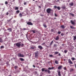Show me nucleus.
Returning <instances> with one entry per match:
<instances>
[{
    "instance_id": "1",
    "label": "nucleus",
    "mask_w": 76,
    "mask_h": 76,
    "mask_svg": "<svg viewBox=\"0 0 76 76\" xmlns=\"http://www.w3.org/2000/svg\"><path fill=\"white\" fill-rule=\"evenodd\" d=\"M14 45L15 46H16V47H17L18 48L20 47V45H21L20 43H15Z\"/></svg>"
},
{
    "instance_id": "2",
    "label": "nucleus",
    "mask_w": 76,
    "mask_h": 76,
    "mask_svg": "<svg viewBox=\"0 0 76 76\" xmlns=\"http://www.w3.org/2000/svg\"><path fill=\"white\" fill-rule=\"evenodd\" d=\"M18 56L19 57H25L23 54H22L20 53H19L18 54Z\"/></svg>"
},
{
    "instance_id": "3",
    "label": "nucleus",
    "mask_w": 76,
    "mask_h": 76,
    "mask_svg": "<svg viewBox=\"0 0 76 76\" xmlns=\"http://www.w3.org/2000/svg\"><path fill=\"white\" fill-rule=\"evenodd\" d=\"M51 10H51V9L48 8L47 10L46 11H47V13H50V12H51Z\"/></svg>"
},
{
    "instance_id": "4",
    "label": "nucleus",
    "mask_w": 76,
    "mask_h": 76,
    "mask_svg": "<svg viewBox=\"0 0 76 76\" xmlns=\"http://www.w3.org/2000/svg\"><path fill=\"white\" fill-rule=\"evenodd\" d=\"M27 25H33V24L31 22H28L27 23Z\"/></svg>"
},
{
    "instance_id": "5",
    "label": "nucleus",
    "mask_w": 76,
    "mask_h": 76,
    "mask_svg": "<svg viewBox=\"0 0 76 76\" xmlns=\"http://www.w3.org/2000/svg\"><path fill=\"white\" fill-rule=\"evenodd\" d=\"M45 72H47L48 73H49V74H50V73H51V71H50V70H48V69H45Z\"/></svg>"
},
{
    "instance_id": "6",
    "label": "nucleus",
    "mask_w": 76,
    "mask_h": 76,
    "mask_svg": "<svg viewBox=\"0 0 76 76\" xmlns=\"http://www.w3.org/2000/svg\"><path fill=\"white\" fill-rule=\"evenodd\" d=\"M68 61L69 63L70 64H73V62L70 59H69L68 60Z\"/></svg>"
},
{
    "instance_id": "7",
    "label": "nucleus",
    "mask_w": 76,
    "mask_h": 76,
    "mask_svg": "<svg viewBox=\"0 0 76 76\" xmlns=\"http://www.w3.org/2000/svg\"><path fill=\"white\" fill-rule=\"evenodd\" d=\"M35 57L36 58H37L38 56V53L36 52L35 53Z\"/></svg>"
},
{
    "instance_id": "8",
    "label": "nucleus",
    "mask_w": 76,
    "mask_h": 76,
    "mask_svg": "<svg viewBox=\"0 0 76 76\" xmlns=\"http://www.w3.org/2000/svg\"><path fill=\"white\" fill-rule=\"evenodd\" d=\"M38 48L39 49H40V50H42L43 49V48L41 46H38Z\"/></svg>"
},
{
    "instance_id": "9",
    "label": "nucleus",
    "mask_w": 76,
    "mask_h": 76,
    "mask_svg": "<svg viewBox=\"0 0 76 76\" xmlns=\"http://www.w3.org/2000/svg\"><path fill=\"white\" fill-rule=\"evenodd\" d=\"M7 30L9 31V32H12V28H9L7 29Z\"/></svg>"
},
{
    "instance_id": "10",
    "label": "nucleus",
    "mask_w": 76,
    "mask_h": 76,
    "mask_svg": "<svg viewBox=\"0 0 76 76\" xmlns=\"http://www.w3.org/2000/svg\"><path fill=\"white\" fill-rule=\"evenodd\" d=\"M62 65H61V66H59L58 67V69L59 70H61V68H62Z\"/></svg>"
},
{
    "instance_id": "11",
    "label": "nucleus",
    "mask_w": 76,
    "mask_h": 76,
    "mask_svg": "<svg viewBox=\"0 0 76 76\" xmlns=\"http://www.w3.org/2000/svg\"><path fill=\"white\" fill-rule=\"evenodd\" d=\"M54 69V67H49L48 68V69L49 70H53V69Z\"/></svg>"
},
{
    "instance_id": "12",
    "label": "nucleus",
    "mask_w": 76,
    "mask_h": 76,
    "mask_svg": "<svg viewBox=\"0 0 76 76\" xmlns=\"http://www.w3.org/2000/svg\"><path fill=\"white\" fill-rule=\"evenodd\" d=\"M71 23H72V25H75V22L74 21H73V20H71Z\"/></svg>"
},
{
    "instance_id": "13",
    "label": "nucleus",
    "mask_w": 76,
    "mask_h": 76,
    "mask_svg": "<svg viewBox=\"0 0 76 76\" xmlns=\"http://www.w3.org/2000/svg\"><path fill=\"white\" fill-rule=\"evenodd\" d=\"M73 4H74V3L73 2H71L69 4V5L71 6H73Z\"/></svg>"
},
{
    "instance_id": "14",
    "label": "nucleus",
    "mask_w": 76,
    "mask_h": 76,
    "mask_svg": "<svg viewBox=\"0 0 76 76\" xmlns=\"http://www.w3.org/2000/svg\"><path fill=\"white\" fill-rule=\"evenodd\" d=\"M59 39V37L58 36H57L56 37V38L55 39V40L57 41V40H58Z\"/></svg>"
},
{
    "instance_id": "15",
    "label": "nucleus",
    "mask_w": 76,
    "mask_h": 76,
    "mask_svg": "<svg viewBox=\"0 0 76 76\" xmlns=\"http://www.w3.org/2000/svg\"><path fill=\"white\" fill-rule=\"evenodd\" d=\"M60 71H58V75L59 76H61V73H60Z\"/></svg>"
},
{
    "instance_id": "16",
    "label": "nucleus",
    "mask_w": 76,
    "mask_h": 76,
    "mask_svg": "<svg viewBox=\"0 0 76 76\" xmlns=\"http://www.w3.org/2000/svg\"><path fill=\"white\" fill-rule=\"evenodd\" d=\"M19 16H20V18H22V16H23V15H22V13H20L19 14Z\"/></svg>"
},
{
    "instance_id": "17",
    "label": "nucleus",
    "mask_w": 76,
    "mask_h": 76,
    "mask_svg": "<svg viewBox=\"0 0 76 76\" xmlns=\"http://www.w3.org/2000/svg\"><path fill=\"white\" fill-rule=\"evenodd\" d=\"M61 28L62 29H64L65 28V27H64V25H62L61 26Z\"/></svg>"
},
{
    "instance_id": "18",
    "label": "nucleus",
    "mask_w": 76,
    "mask_h": 76,
    "mask_svg": "<svg viewBox=\"0 0 76 76\" xmlns=\"http://www.w3.org/2000/svg\"><path fill=\"white\" fill-rule=\"evenodd\" d=\"M20 61H25V60H24L23 58H20Z\"/></svg>"
},
{
    "instance_id": "19",
    "label": "nucleus",
    "mask_w": 76,
    "mask_h": 76,
    "mask_svg": "<svg viewBox=\"0 0 76 76\" xmlns=\"http://www.w3.org/2000/svg\"><path fill=\"white\" fill-rule=\"evenodd\" d=\"M70 28H71V29H75V27H73L72 26H70Z\"/></svg>"
},
{
    "instance_id": "20",
    "label": "nucleus",
    "mask_w": 76,
    "mask_h": 76,
    "mask_svg": "<svg viewBox=\"0 0 76 76\" xmlns=\"http://www.w3.org/2000/svg\"><path fill=\"white\" fill-rule=\"evenodd\" d=\"M35 48V47H34V46H32L30 48V49L31 50H33V49H34Z\"/></svg>"
},
{
    "instance_id": "21",
    "label": "nucleus",
    "mask_w": 76,
    "mask_h": 76,
    "mask_svg": "<svg viewBox=\"0 0 76 76\" xmlns=\"http://www.w3.org/2000/svg\"><path fill=\"white\" fill-rule=\"evenodd\" d=\"M69 70L70 72H72L74 71V69H70Z\"/></svg>"
},
{
    "instance_id": "22",
    "label": "nucleus",
    "mask_w": 76,
    "mask_h": 76,
    "mask_svg": "<svg viewBox=\"0 0 76 76\" xmlns=\"http://www.w3.org/2000/svg\"><path fill=\"white\" fill-rule=\"evenodd\" d=\"M0 42H1L2 43L3 42V40H2V39L0 37Z\"/></svg>"
},
{
    "instance_id": "23",
    "label": "nucleus",
    "mask_w": 76,
    "mask_h": 76,
    "mask_svg": "<svg viewBox=\"0 0 76 76\" xmlns=\"http://www.w3.org/2000/svg\"><path fill=\"white\" fill-rule=\"evenodd\" d=\"M59 53L58 52H55V53H54V55H56V54H58Z\"/></svg>"
},
{
    "instance_id": "24",
    "label": "nucleus",
    "mask_w": 76,
    "mask_h": 76,
    "mask_svg": "<svg viewBox=\"0 0 76 76\" xmlns=\"http://www.w3.org/2000/svg\"><path fill=\"white\" fill-rule=\"evenodd\" d=\"M55 63L56 64H58V61H55Z\"/></svg>"
},
{
    "instance_id": "25",
    "label": "nucleus",
    "mask_w": 76,
    "mask_h": 76,
    "mask_svg": "<svg viewBox=\"0 0 76 76\" xmlns=\"http://www.w3.org/2000/svg\"><path fill=\"white\" fill-rule=\"evenodd\" d=\"M20 12V11L18 10L16 11V13H17V14H18Z\"/></svg>"
},
{
    "instance_id": "26",
    "label": "nucleus",
    "mask_w": 76,
    "mask_h": 76,
    "mask_svg": "<svg viewBox=\"0 0 76 76\" xmlns=\"http://www.w3.org/2000/svg\"><path fill=\"white\" fill-rule=\"evenodd\" d=\"M19 10V7H16L15 8V10Z\"/></svg>"
},
{
    "instance_id": "27",
    "label": "nucleus",
    "mask_w": 76,
    "mask_h": 76,
    "mask_svg": "<svg viewBox=\"0 0 76 76\" xmlns=\"http://www.w3.org/2000/svg\"><path fill=\"white\" fill-rule=\"evenodd\" d=\"M43 26L45 28H47V26L45 24H43Z\"/></svg>"
},
{
    "instance_id": "28",
    "label": "nucleus",
    "mask_w": 76,
    "mask_h": 76,
    "mask_svg": "<svg viewBox=\"0 0 76 76\" xmlns=\"http://www.w3.org/2000/svg\"><path fill=\"white\" fill-rule=\"evenodd\" d=\"M53 40L52 41V42H50V45H52V44H53Z\"/></svg>"
},
{
    "instance_id": "29",
    "label": "nucleus",
    "mask_w": 76,
    "mask_h": 76,
    "mask_svg": "<svg viewBox=\"0 0 76 76\" xmlns=\"http://www.w3.org/2000/svg\"><path fill=\"white\" fill-rule=\"evenodd\" d=\"M71 59L73 61H74V60H75V58L74 57H72L71 58Z\"/></svg>"
},
{
    "instance_id": "30",
    "label": "nucleus",
    "mask_w": 76,
    "mask_h": 76,
    "mask_svg": "<svg viewBox=\"0 0 76 76\" xmlns=\"http://www.w3.org/2000/svg\"><path fill=\"white\" fill-rule=\"evenodd\" d=\"M64 53L65 54H66V53H67V51L66 50H64Z\"/></svg>"
},
{
    "instance_id": "31",
    "label": "nucleus",
    "mask_w": 76,
    "mask_h": 76,
    "mask_svg": "<svg viewBox=\"0 0 76 76\" xmlns=\"http://www.w3.org/2000/svg\"><path fill=\"white\" fill-rule=\"evenodd\" d=\"M76 39V36H75L74 37V39H73L74 41H75V39Z\"/></svg>"
},
{
    "instance_id": "32",
    "label": "nucleus",
    "mask_w": 76,
    "mask_h": 76,
    "mask_svg": "<svg viewBox=\"0 0 76 76\" xmlns=\"http://www.w3.org/2000/svg\"><path fill=\"white\" fill-rule=\"evenodd\" d=\"M11 19H10V20H7V21L8 22H10L11 21Z\"/></svg>"
},
{
    "instance_id": "33",
    "label": "nucleus",
    "mask_w": 76,
    "mask_h": 76,
    "mask_svg": "<svg viewBox=\"0 0 76 76\" xmlns=\"http://www.w3.org/2000/svg\"><path fill=\"white\" fill-rule=\"evenodd\" d=\"M69 14L71 15V16H74V14L71 13H69Z\"/></svg>"
},
{
    "instance_id": "34",
    "label": "nucleus",
    "mask_w": 76,
    "mask_h": 76,
    "mask_svg": "<svg viewBox=\"0 0 76 76\" xmlns=\"http://www.w3.org/2000/svg\"><path fill=\"white\" fill-rule=\"evenodd\" d=\"M57 8L58 9V10H60V7H57Z\"/></svg>"
},
{
    "instance_id": "35",
    "label": "nucleus",
    "mask_w": 76,
    "mask_h": 76,
    "mask_svg": "<svg viewBox=\"0 0 76 76\" xmlns=\"http://www.w3.org/2000/svg\"><path fill=\"white\" fill-rule=\"evenodd\" d=\"M42 72H44V71H45V69L44 68H42Z\"/></svg>"
},
{
    "instance_id": "36",
    "label": "nucleus",
    "mask_w": 76,
    "mask_h": 76,
    "mask_svg": "<svg viewBox=\"0 0 76 76\" xmlns=\"http://www.w3.org/2000/svg\"><path fill=\"white\" fill-rule=\"evenodd\" d=\"M4 48V47L3 46H1V48Z\"/></svg>"
},
{
    "instance_id": "37",
    "label": "nucleus",
    "mask_w": 76,
    "mask_h": 76,
    "mask_svg": "<svg viewBox=\"0 0 76 76\" xmlns=\"http://www.w3.org/2000/svg\"><path fill=\"white\" fill-rule=\"evenodd\" d=\"M20 10H23V7H20Z\"/></svg>"
},
{
    "instance_id": "38",
    "label": "nucleus",
    "mask_w": 76,
    "mask_h": 76,
    "mask_svg": "<svg viewBox=\"0 0 76 76\" xmlns=\"http://www.w3.org/2000/svg\"><path fill=\"white\" fill-rule=\"evenodd\" d=\"M62 9H65L66 7H62Z\"/></svg>"
},
{
    "instance_id": "39",
    "label": "nucleus",
    "mask_w": 76,
    "mask_h": 76,
    "mask_svg": "<svg viewBox=\"0 0 76 76\" xmlns=\"http://www.w3.org/2000/svg\"><path fill=\"white\" fill-rule=\"evenodd\" d=\"M5 4H8V2H7V1H6L5 2Z\"/></svg>"
},
{
    "instance_id": "40",
    "label": "nucleus",
    "mask_w": 76,
    "mask_h": 76,
    "mask_svg": "<svg viewBox=\"0 0 76 76\" xmlns=\"http://www.w3.org/2000/svg\"><path fill=\"white\" fill-rule=\"evenodd\" d=\"M17 67H18V66H15L14 68H15V69H17Z\"/></svg>"
},
{
    "instance_id": "41",
    "label": "nucleus",
    "mask_w": 76,
    "mask_h": 76,
    "mask_svg": "<svg viewBox=\"0 0 76 76\" xmlns=\"http://www.w3.org/2000/svg\"><path fill=\"white\" fill-rule=\"evenodd\" d=\"M58 34H61V31H58Z\"/></svg>"
},
{
    "instance_id": "42",
    "label": "nucleus",
    "mask_w": 76,
    "mask_h": 76,
    "mask_svg": "<svg viewBox=\"0 0 76 76\" xmlns=\"http://www.w3.org/2000/svg\"><path fill=\"white\" fill-rule=\"evenodd\" d=\"M23 31H25V30H27V29L26 28H23Z\"/></svg>"
},
{
    "instance_id": "43",
    "label": "nucleus",
    "mask_w": 76,
    "mask_h": 76,
    "mask_svg": "<svg viewBox=\"0 0 76 76\" xmlns=\"http://www.w3.org/2000/svg\"><path fill=\"white\" fill-rule=\"evenodd\" d=\"M27 4V3L26 2H24V5H26Z\"/></svg>"
},
{
    "instance_id": "44",
    "label": "nucleus",
    "mask_w": 76,
    "mask_h": 76,
    "mask_svg": "<svg viewBox=\"0 0 76 76\" xmlns=\"http://www.w3.org/2000/svg\"><path fill=\"white\" fill-rule=\"evenodd\" d=\"M21 47H23V46H24V44H21Z\"/></svg>"
},
{
    "instance_id": "45",
    "label": "nucleus",
    "mask_w": 76,
    "mask_h": 76,
    "mask_svg": "<svg viewBox=\"0 0 76 76\" xmlns=\"http://www.w3.org/2000/svg\"><path fill=\"white\" fill-rule=\"evenodd\" d=\"M61 36H63V35H64V34H63V33H61Z\"/></svg>"
},
{
    "instance_id": "46",
    "label": "nucleus",
    "mask_w": 76,
    "mask_h": 76,
    "mask_svg": "<svg viewBox=\"0 0 76 76\" xmlns=\"http://www.w3.org/2000/svg\"><path fill=\"white\" fill-rule=\"evenodd\" d=\"M45 44V42H44V43H42V45H44Z\"/></svg>"
},
{
    "instance_id": "47",
    "label": "nucleus",
    "mask_w": 76,
    "mask_h": 76,
    "mask_svg": "<svg viewBox=\"0 0 76 76\" xmlns=\"http://www.w3.org/2000/svg\"><path fill=\"white\" fill-rule=\"evenodd\" d=\"M54 8L56 9V8H57V6H54Z\"/></svg>"
},
{
    "instance_id": "48",
    "label": "nucleus",
    "mask_w": 76,
    "mask_h": 76,
    "mask_svg": "<svg viewBox=\"0 0 76 76\" xmlns=\"http://www.w3.org/2000/svg\"><path fill=\"white\" fill-rule=\"evenodd\" d=\"M33 67H34V68H35V65H33Z\"/></svg>"
},
{
    "instance_id": "49",
    "label": "nucleus",
    "mask_w": 76,
    "mask_h": 76,
    "mask_svg": "<svg viewBox=\"0 0 76 76\" xmlns=\"http://www.w3.org/2000/svg\"><path fill=\"white\" fill-rule=\"evenodd\" d=\"M32 32H33V33H35V31L34 30H32Z\"/></svg>"
},
{
    "instance_id": "50",
    "label": "nucleus",
    "mask_w": 76,
    "mask_h": 76,
    "mask_svg": "<svg viewBox=\"0 0 76 76\" xmlns=\"http://www.w3.org/2000/svg\"><path fill=\"white\" fill-rule=\"evenodd\" d=\"M58 56H61V54H60V53H59L58 55Z\"/></svg>"
},
{
    "instance_id": "51",
    "label": "nucleus",
    "mask_w": 76,
    "mask_h": 76,
    "mask_svg": "<svg viewBox=\"0 0 76 76\" xmlns=\"http://www.w3.org/2000/svg\"><path fill=\"white\" fill-rule=\"evenodd\" d=\"M49 56L50 57H53V55H50Z\"/></svg>"
},
{
    "instance_id": "52",
    "label": "nucleus",
    "mask_w": 76,
    "mask_h": 76,
    "mask_svg": "<svg viewBox=\"0 0 76 76\" xmlns=\"http://www.w3.org/2000/svg\"><path fill=\"white\" fill-rule=\"evenodd\" d=\"M6 15H9V13L7 12Z\"/></svg>"
},
{
    "instance_id": "53",
    "label": "nucleus",
    "mask_w": 76,
    "mask_h": 76,
    "mask_svg": "<svg viewBox=\"0 0 76 76\" xmlns=\"http://www.w3.org/2000/svg\"><path fill=\"white\" fill-rule=\"evenodd\" d=\"M53 31H54V30H53V29H51V32H53Z\"/></svg>"
},
{
    "instance_id": "54",
    "label": "nucleus",
    "mask_w": 76,
    "mask_h": 76,
    "mask_svg": "<svg viewBox=\"0 0 76 76\" xmlns=\"http://www.w3.org/2000/svg\"><path fill=\"white\" fill-rule=\"evenodd\" d=\"M10 13H12L13 11L12 10H11L10 11Z\"/></svg>"
},
{
    "instance_id": "55",
    "label": "nucleus",
    "mask_w": 76,
    "mask_h": 76,
    "mask_svg": "<svg viewBox=\"0 0 76 76\" xmlns=\"http://www.w3.org/2000/svg\"><path fill=\"white\" fill-rule=\"evenodd\" d=\"M55 16H57V15L56 14H55Z\"/></svg>"
},
{
    "instance_id": "56",
    "label": "nucleus",
    "mask_w": 76,
    "mask_h": 76,
    "mask_svg": "<svg viewBox=\"0 0 76 76\" xmlns=\"http://www.w3.org/2000/svg\"><path fill=\"white\" fill-rule=\"evenodd\" d=\"M38 7L39 8H41V7L40 6H39Z\"/></svg>"
},
{
    "instance_id": "57",
    "label": "nucleus",
    "mask_w": 76,
    "mask_h": 76,
    "mask_svg": "<svg viewBox=\"0 0 76 76\" xmlns=\"http://www.w3.org/2000/svg\"><path fill=\"white\" fill-rule=\"evenodd\" d=\"M54 46H55V47H56V45L54 44Z\"/></svg>"
},
{
    "instance_id": "58",
    "label": "nucleus",
    "mask_w": 76,
    "mask_h": 76,
    "mask_svg": "<svg viewBox=\"0 0 76 76\" xmlns=\"http://www.w3.org/2000/svg\"><path fill=\"white\" fill-rule=\"evenodd\" d=\"M64 70H66V68H64Z\"/></svg>"
},
{
    "instance_id": "59",
    "label": "nucleus",
    "mask_w": 76,
    "mask_h": 76,
    "mask_svg": "<svg viewBox=\"0 0 76 76\" xmlns=\"http://www.w3.org/2000/svg\"><path fill=\"white\" fill-rule=\"evenodd\" d=\"M58 1H60L59 0H57Z\"/></svg>"
},
{
    "instance_id": "60",
    "label": "nucleus",
    "mask_w": 76,
    "mask_h": 76,
    "mask_svg": "<svg viewBox=\"0 0 76 76\" xmlns=\"http://www.w3.org/2000/svg\"><path fill=\"white\" fill-rule=\"evenodd\" d=\"M15 0H13L12 1H15Z\"/></svg>"
},
{
    "instance_id": "61",
    "label": "nucleus",
    "mask_w": 76,
    "mask_h": 76,
    "mask_svg": "<svg viewBox=\"0 0 76 76\" xmlns=\"http://www.w3.org/2000/svg\"><path fill=\"white\" fill-rule=\"evenodd\" d=\"M21 20H23V19H21Z\"/></svg>"
},
{
    "instance_id": "62",
    "label": "nucleus",
    "mask_w": 76,
    "mask_h": 76,
    "mask_svg": "<svg viewBox=\"0 0 76 76\" xmlns=\"http://www.w3.org/2000/svg\"><path fill=\"white\" fill-rule=\"evenodd\" d=\"M64 44H62V46H64Z\"/></svg>"
},
{
    "instance_id": "63",
    "label": "nucleus",
    "mask_w": 76,
    "mask_h": 76,
    "mask_svg": "<svg viewBox=\"0 0 76 76\" xmlns=\"http://www.w3.org/2000/svg\"><path fill=\"white\" fill-rule=\"evenodd\" d=\"M35 0H33V1H35Z\"/></svg>"
},
{
    "instance_id": "64",
    "label": "nucleus",
    "mask_w": 76,
    "mask_h": 76,
    "mask_svg": "<svg viewBox=\"0 0 76 76\" xmlns=\"http://www.w3.org/2000/svg\"><path fill=\"white\" fill-rule=\"evenodd\" d=\"M9 76H11V75H10Z\"/></svg>"
}]
</instances>
